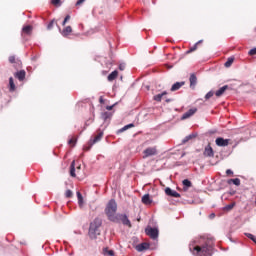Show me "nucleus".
Segmentation results:
<instances>
[{
	"mask_svg": "<svg viewBox=\"0 0 256 256\" xmlns=\"http://www.w3.org/2000/svg\"><path fill=\"white\" fill-rule=\"evenodd\" d=\"M215 238L211 235L195 237L189 244V251L194 256H213Z\"/></svg>",
	"mask_w": 256,
	"mask_h": 256,
	"instance_id": "1",
	"label": "nucleus"
},
{
	"mask_svg": "<svg viewBox=\"0 0 256 256\" xmlns=\"http://www.w3.org/2000/svg\"><path fill=\"white\" fill-rule=\"evenodd\" d=\"M104 211L108 221H111V223H122L126 227H133L127 214L117 213V201L115 199L109 200Z\"/></svg>",
	"mask_w": 256,
	"mask_h": 256,
	"instance_id": "2",
	"label": "nucleus"
},
{
	"mask_svg": "<svg viewBox=\"0 0 256 256\" xmlns=\"http://www.w3.org/2000/svg\"><path fill=\"white\" fill-rule=\"evenodd\" d=\"M103 225V220L101 218L97 217L95 218L89 226L88 235L90 239L95 240L97 239L98 235H101V226Z\"/></svg>",
	"mask_w": 256,
	"mask_h": 256,
	"instance_id": "3",
	"label": "nucleus"
},
{
	"mask_svg": "<svg viewBox=\"0 0 256 256\" xmlns=\"http://www.w3.org/2000/svg\"><path fill=\"white\" fill-rule=\"evenodd\" d=\"M145 234L150 237V239H153V241H157L159 239V226H157V223H155L154 226H146Z\"/></svg>",
	"mask_w": 256,
	"mask_h": 256,
	"instance_id": "4",
	"label": "nucleus"
},
{
	"mask_svg": "<svg viewBox=\"0 0 256 256\" xmlns=\"http://www.w3.org/2000/svg\"><path fill=\"white\" fill-rule=\"evenodd\" d=\"M165 194L168 197H173L174 199H179L181 197V194L177 192L176 190L171 189V187L165 188Z\"/></svg>",
	"mask_w": 256,
	"mask_h": 256,
	"instance_id": "5",
	"label": "nucleus"
},
{
	"mask_svg": "<svg viewBox=\"0 0 256 256\" xmlns=\"http://www.w3.org/2000/svg\"><path fill=\"white\" fill-rule=\"evenodd\" d=\"M144 159H147V157H153L154 155H157V148L155 147H148L143 151Z\"/></svg>",
	"mask_w": 256,
	"mask_h": 256,
	"instance_id": "6",
	"label": "nucleus"
},
{
	"mask_svg": "<svg viewBox=\"0 0 256 256\" xmlns=\"http://www.w3.org/2000/svg\"><path fill=\"white\" fill-rule=\"evenodd\" d=\"M217 147H227L229 145V139L223 137H217L215 140Z\"/></svg>",
	"mask_w": 256,
	"mask_h": 256,
	"instance_id": "7",
	"label": "nucleus"
},
{
	"mask_svg": "<svg viewBox=\"0 0 256 256\" xmlns=\"http://www.w3.org/2000/svg\"><path fill=\"white\" fill-rule=\"evenodd\" d=\"M204 157H215V151L213 150V147H211V144H208L204 148Z\"/></svg>",
	"mask_w": 256,
	"mask_h": 256,
	"instance_id": "8",
	"label": "nucleus"
},
{
	"mask_svg": "<svg viewBox=\"0 0 256 256\" xmlns=\"http://www.w3.org/2000/svg\"><path fill=\"white\" fill-rule=\"evenodd\" d=\"M196 113H197V108H190L181 116V119L182 121H185V119H189V117H193V115Z\"/></svg>",
	"mask_w": 256,
	"mask_h": 256,
	"instance_id": "9",
	"label": "nucleus"
},
{
	"mask_svg": "<svg viewBox=\"0 0 256 256\" xmlns=\"http://www.w3.org/2000/svg\"><path fill=\"white\" fill-rule=\"evenodd\" d=\"M150 244L147 242H142L138 245L135 246L136 251H138V253H143V251H147V249H149Z\"/></svg>",
	"mask_w": 256,
	"mask_h": 256,
	"instance_id": "10",
	"label": "nucleus"
},
{
	"mask_svg": "<svg viewBox=\"0 0 256 256\" xmlns=\"http://www.w3.org/2000/svg\"><path fill=\"white\" fill-rule=\"evenodd\" d=\"M15 79L18 81H25V77H27V72L25 70H19L14 74Z\"/></svg>",
	"mask_w": 256,
	"mask_h": 256,
	"instance_id": "11",
	"label": "nucleus"
},
{
	"mask_svg": "<svg viewBox=\"0 0 256 256\" xmlns=\"http://www.w3.org/2000/svg\"><path fill=\"white\" fill-rule=\"evenodd\" d=\"M141 202L143 205H151V203H153V198H151V195L147 193L142 196Z\"/></svg>",
	"mask_w": 256,
	"mask_h": 256,
	"instance_id": "12",
	"label": "nucleus"
},
{
	"mask_svg": "<svg viewBox=\"0 0 256 256\" xmlns=\"http://www.w3.org/2000/svg\"><path fill=\"white\" fill-rule=\"evenodd\" d=\"M189 81L190 89H195V87L197 86V75H195V73H192L189 77Z\"/></svg>",
	"mask_w": 256,
	"mask_h": 256,
	"instance_id": "13",
	"label": "nucleus"
},
{
	"mask_svg": "<svg viewBox=\"0 0 256 256\" xmlns=\"http://www.w3.org/2000/svg\"><path fill=\"white\" fill-rule=\"evenodd\" d=\"M102 137H103V131L100 130L97 136H95L93 139H90L91 147H93L95 143H99V140L102 139Z\"/></svg>",
	"mask_w": 256,
	"mask_h": 256,
	"instance_id": "14",
	"label": "nucleus"
},
{
	"mask_svg": "<svg viewBox=\"0 0 256 256\" xmlns=\"http://www.w3.org/2000/svg\"><path fill=\"white\" fill-rule=\"evenodd\" d=\"M183 85H185V81L175 82V83L171 86L170 91H172V92H174V91H179V89L182 88Z\"/></svg>",
	"mask_w": 256,
	"mask_h": 256,
	"instance_id": "15",
	"label": "nucleus"
},
{
	"mask_svg": "<svg viewBox=\"0 0 256 256\" xmlns=\"http://www.w3.org/2000/svg\"><path fill=\"white\" fill-rule=\"evenodd\" d=\"M229 89V85H224L222 87H220L216 92L215 95L216 97H221L224 95L225 91H227Z\"/></svg>",
	"mask_w": 256,
	"mask_h": 256,
	"instance_id": "16",
	"label": "nucleus"
},
{
	"mask_svg": "<svg viewBox=\"0 0 256 256\" xmlns=\"http://www.w3.org/2000/svg\"><path fill=\"white\" fill-rule=\"evenodd\" d=\"M197 135H198L197 132L187 135L184 139H182V145H185V143H189L191 139L197 138Z\"/></svg>",
	"mask_w": 256,
	"mask_h": 256,
	"instance_id": "17",
	"label": "nucleus"
},
{
	"mask_svg": "<svg viewBox=\"0 0 256 256\" xmlns=\"http://www.w3.org/2000/svg\"><path fill=\"white\" fill-rule=\"evenodd\" d=\"M183 191H189V188L193 187V183L189 179H184L182 181Z\"/></svg>",
	"mask_w": 256,
	"mask_h": 256,
	"instance_id": "18",
	"label": "nucleus"
},
{
	"mask_svg": "<svg viewBox=\"0 0 256 256\" xmlns=\"http://www.w3.org/2000/svg\"><path fill=\"white\" fill-rule=\"evenodd\" d=\"M8 89L10 93H14L15 89H17V86L15 85V80L13 79V77L9 78Z\"/></svg>",
	"mask_w": 256,
	"mask_h": 256,
	"instance_id": "19",
	"label": "nucleus"
},
{
	"mask_svg": "<svg viewBox=\"0 0 256 256\" xmlns=\"http://www.w3.org/2000/svg\"><path fill=\"white\" fill-rule=\"evenodd\" d=\"M133 127H135L134 123L127 124L124 127L117 130V135H119L120 133H124V131H127L128 129H131Z\"/></svg>",
	"mask_w": 256,
	"mask_h": 256,
	"instance_id": "20",
	"label": "nucleus"
},
{
	"mask_svg": "<svg viewBox=\"0 0 256 256\" xmlns=\"http://www.w3.org/2000/svg\"><path fill=\"white\" fill-rule=\"evenodd\" d=\"M69 33H73V28H71V26L65 27L62 30L61 35L64 36V37H69Z\"/></svg>",
	"mask_w": 256,
	"mask_h": 256,
	"instance_id": "21",
	"label": "nucleus"
},
{
	"mask_svg": "<svg viewBox=\"0 0 256 256\" xmlns=\"http://www.w3.org/2000/svg\"><path fill=\"white\" fill-rule=\"evenodd\" d=\"M118 75H119V71L114 70V71H112V72L108 75L107 79H108V81H115V79H117Z\"/></svg>",
	"mask_w": 256,
	"mask_h": 256,
	"instance_id": "22",
	"label": "nucleus"
},
{
	"mask_svg": "<svg viewBox=\"0 0 256 256\" xmlns=\"http://www.w3.org/2000/svg\"><path fill=\"white\" fill-rule=\"evenodd\" d=\"M111 117H113V113L109 112V111L103 112L101 114V119H103V121H109V119H111Z\"/></svg>",
	"mask_w": 256,
	"mask_h": 256,
	"instance_id": "23",
	"label": "nucleus"
},
{
	"mask_svg": "<svg viewBox=\"0 0 256 256\" xmlns=\"http://www.w3.org/2000/svg\"><path fill=\"white\" fill-rule=\"evenodd\" d=\"M228 185H231V183H233V185H235L236 187H239V185H241V179L239 178H232V179H229L227 181Z\"/></svg>",
	"mask_w": 256,
	"mask_h": 256,
	"instance_id": "24",
	"label": "nucleus"
},
{
	"mask_svg": "<svg viewBox=\"0 0 256 256\" xmlns=\"http://www.w3.org/2000/svg\"><path fill=\"white\" fill-rule=\"evenodd\" d=\"M70 177H77V174L75 173V160L70 164Z\"/></svg>",
	"mask_w": 256,
	"mask_h": 256,
	"instance_id": "25",
	"label": "nucleus"
},
{
	"mask_svg": "<svg viewBox=\"0 0 256 256\" xmlns=\"http://www.w3.org/2000/svg\"><path fill=\"white\" fill-rule=\"evenodd\" d=\"M23 33H26V35H30L31 31H33V26L26 25L22 27Z\"/></svg>",
	"mask_w": 256,
	"mask_h": 256,
	"instance_id": "26",
	"label": "nucleus"
},
{
	"mask_svg": "<svg viewBox=\"0 0 256 256\" xmlns=\"http://www.w3.org/2000/svg\"><path fill=\"white\" fill-rule=\"evenodd\" d=\"M103 255L105 256H115L114 250H109V248L105 247L103 248Z\"/></svg>",
	"mask_w": 256,
	"mask_h": 256,
	"instance_id": "27",
	"label": "nucleus"
},
{
	"mask_svg": "<svg viewBox=\"0 0 256 256\" xmlns=\"http://www.w3.org/2000/svg\"><path fill=\"white\" fill-rule=\"evenodd\" d=\"M235 61L234 57H229L227 61L224 63V67H231L233 65V62Z\"/></svg>",
	"mask_w": 256,
	"mask_h": 256,
	"instance_id": "28",
	"label": "nucleus"
},
{
	"mask_svg": "<svg viewBox=\"0 0 256 256\" xmlns=\"http://www.w3.org/2000/svg\"><path fill=\"white\" fill-rule=\"evenodd\" d=\"M77 195V199H78V205H82L83 204V194H81V192H76Z\"/></svg>",
	"mask_w": 256,
	"mask_h": 256,
	"instance_id": "29",
	"label": "nucleus"
},
{
	"mask_svg": "<svg viewBox=\"0 0 256 256\" xmlns=\"http://www.w3.org/2000/svg\"><path fill=\"white\" fill-rule=\"evenodd\" d=\"M233 207H235V203L227 204L226 206L223 207V211H231Z\"/></svg>",
	"mask_w": 256,
	"mask_h": 256,
	"instance_id": "30",
	"label": "nucleus"
},
{
	"mask_svg": "<svg viewBox=\"0 0 256 256\" xmlns=\"http://www.w3.org/2000/svg\"><path fill=\"white\" fill-rule=\"evenodd\" d=\"M154 101H157V103H161V100L163 99V94H157L153 97Z\"/></svg>",
	"mask_w": 256,
	"mask_h": 256,
	"instance_id": "31",
	"label": "nucleus"
},
{
	"mask_svg": "<svg viewBox=\"0 0 256 256\" xmlns=\"http://www.w3.org/2000/svg\"><path fill=\"white\" fill-rule=\"evenodd\" d=\"M193 51H197V44L190 47L189 50L186 51V54L189 55V53H193Z\"/></svg>",
	"mask_w": 256,
	"mask_h": 256,
	"instance_id": "32",
	"label": "nucleus"
},
{
	"mask_svg": "<svg viewBox=\"0 0 256 256\" xmlns=\"http://www.w3.org/2000/svg\"><path fill=\"white\" fill-rule=\"evenodd\" d=\"M213 95H215V92H213V90H210L206 95H205V99L206 101L211 99V97H213Z\"/></svg>",
	"mask_w": 256,
	"mask_h": 256,
	"instance_id": "33",
	"label": "nucleus"
},
{
	"mask_svg": "<svg viewBox=\"0 0 256 256\" xmlns=\"http://www.w3.org/2000/svg\"><path fill=\"white\" fill-rule=\"evenodd\" d=\"M53 25H55V19L51 20L47 25V30L51 31L53 29Z\"/></svg>",
	"mask_w": 256,
	"mask_h": 256,
	"instance_id": "34",
	"label": "nucleus"
},
{
	"mask_svg": "<svg viewBox=\"0 0 256 256\" xmlns=\"http://www.w3.org/2000/svg\"><path fill=\"white\" fill-rule=\"evenodd\" d=\"M65 197L67 198V199H71V197H73V191H71V190H66V192H65Z\"/></svg>",
	"mask_w": 256,
	"mask_h": 256,
	"instance_id": "35",
	"label": "nucleus"
},
{
	"mask_svg": "<svg viewBox=\"0 0 256 256\" xmlns=\"http://www.w3.org/2000/svg\"><path fill=\"white\" fill-rule=\"evenodd\" d=\"M69 19H71V15L67 14L62 22L63 27L67 25V21H69Z\"/></svg>",
	"mask_w": 256,
	"mask_h": 256,
	"instance_id": "36",
	"label": "nucleus"
},
{
	"mask_svg": "<svg viewBox=\"0 0 256 256\" xmlns=\"http://www.w3.org/2000/svg\"><path fill=\"white\" fill-rule=\"evenodd\" d=\"M76 143H77V140H75L73 138H70L68 140V145H72V147H75Z\"/></svg>",
	"mask_w": 256,
	"mask_h": 256,
	"instance_id": "37",
	"label": "nucleus"
},
{
	"mask_svg": "<svg viewBox=\"0 0 256 256\" xmlns=\"http://www.w3.org/2000/svg\"><path fill=\"white\" fill-rule=\"evenodd\" d=\"M52 5L60 6L61 0H51Z\"/></svg>",
	"mask_w": 256,
	"mask_h": 256,
	"instance_id": "38",
	"label": "nucleus"
},
{
	"mask_svg": "<svg viewBox=\"0 0 256 256\" xmlns=\"http://www.w3.org/2000/svg\"><path fill=\"white\" fill-rule=\"evenodd\" d=\"M248 55H256V47L250 49Z\"/></svg>",
	"mask_w": 256,
	"mask_h": 256,
	"instance_id": "39",
	"label": "nucleus"
},
{
	"mask_svg": "<svg viewBox=\"0 0 256 256\" xmlns=\"http://www.w3.org/2000/svg\"><path fill=\"white\" fill-rule=\"evenodd\" d=\"M9 63H15V55H12L8 58Z\"/></svg>",
	"mask_w": 256,
	"mask_h": 256,
	"instance_id": "40",
	"label": "nucleus"
},
{
	"mask_svg": "<svg viewBox=\"0 0 256 256\" xmlns=\"http://www.w3.org/2000/svg\"><path fill=\"white\" fill-rule=\"evenodd\" d=\"M117 105V103H114L113 105L106 106L107 111H113V108Z\"/></svg>",
	"mask_w": 256,
	"mask_h": 256,
	"instance_id": "41",
	"label": "nucleus"
},
{
	"mask_svg": "<svg viewBox=\"0 0 256 256\" xmlns=\"http://www.w3.org/2000/svg\"><path fill=\"white\" fill-rule=\"evenodd\" d=\"M83 3H85V0H77L76 2V7H79V5H83Z\"/></svg>",
	"mask_w": 256,
	"mask_h": 256,
	"instance_id": "42",
	"label": "nucleus"
},
{
	"mask_svg": "<svg viewBox=\"0 0 256 256\" xmlns=\"http://www.w3.org/2000/svg\"><path fill=\"white\" fill-rule=\"evenodd\" d=\"M83 3H85V0H77L76 2V7H79V5H83Z\"/></svg>",
	"mask_w": 256,
	"mask_h": 256,
	"instance_id": "43",
	"label": "nucleus"
},
{
	"mask_svg": "<svg viewBox=\"0 0 256 256\" xmlns=\"http://www.w3.org/2000/svg\"><path fill=\"white\" fill-rule=\"evenodd\" d=\"M119 70L120 71H125V63L119 64Z\"/></svg>",
	"mask_w": 256,
	"mask_h": 256,
	"instance_id": "44",
	"label": "nucleus"
},
{
	"mask_svg": "<svg viewBox=\"0 0 256 256\" xmlns=\"http://www.w3.org/2000/svg\"><path fill=\"white\" fill-rule=\"evenodd\" d=\"M226 175H233V170L227 169L226 170Z\"/></svg>",
	"mask_w": 256,
	"mask_h": 256,
	"instance_id": "45",
	"label": "nucleus"
},
{
	"mask_svg": "<svg viewBox=\"0 0 256 256\" xmlns=\"http://www.w3.org/2000/svg\"><path fill=\"white\" fill-rule=\"evenodd\" d=\"M99 103H101V105H103V103H105V99H103V96H100Z\"/></svg>",
	"mask_w": 256,
	"mask_h": 256,
	"instance_id": "46",
	"label": "nucleus"
},
{
	"mask_svg": "<svg viewBox=\"0 0 256 256\" xmlns=\"http://www.w3.org/2000/svg\"><path fill=\"white\" fill-rule=\"evenodd\" d=\"M209 219H215V213H211V214L209 215Z\"/></svg>",
	"mask_w": 256,
	"mask_h": 256,
	"instance_id": "47",
	"label": "nucleus"
},
{
	"mask_svg": "<svg viewBox=\"0 0 256 256\" xmlns=\"http://www.w3.org/2000/svg\"><path fill=\"white\" fill-rule=\"evenodd\" d=\"M165 101H166V103H171V102H173V99L167 98Z\"/></svg>",
	"mask_w": 256,
	"mask_h": 256,
	"instance_id": "48",
	"label": "nucleus"
},
{
	"mask_svg": "<svg viewBox=\"0 0 256 256\" xmlns=\"http://www.w3.org/2000/svg\"><path fill=\"white\" fill-rule=\"evenodd\" d=\"M162 95V97H165V95H167V91H163L162 93H160Z\"/></svg>",
	"mask_w": 256,
	"mask_h": 256,
	"instance_id": "49",
	"label": "nucleus"
},
{
	"mask_svg": "<svg viewBox=\"0 0 256 256\" xmlns=\"http://www.w3.org/2000/svg\"><path fill=\"white\" fill-rule=\"evenodd\" d=\"M235 193H236L235 190L230 191V195H235Z\"/></svg>",
	"mask_w": 256,
	"mask_h": 256,
	"instance_id": "50",
	"label": "nucleus"
},
{
	"mask_svg": "<svg viewBox=\"0 0 256 256\" xmlns=\"http://www.w3.org/2000/svg\"><path fill=\"white\" fill-rule=\"evenodd\" d=\"M228 239L231 241V243H235V241L233 240V238H230V236H228Z\"/></svg>",
	"mask_w": 256,
	"mask_h": 256,
	"instance_id": "51",
	"label": "nucleus"
},
{
	"mask_svg": "<svg viewBox=\"0 0 256 256\" xmlns=\"http://www.w3.org/2000/svg\"><path fill=\"white\" fill-rule=\"evenodd\" d=\"M32 61H37V56L32 57Z\"/></svg>",
	"mask_w": 256,
	"mask_h": 256,
	"instance_id": "52",
	"label": "nucleus"
},
{
	"mask_svg": "<svg viewBox=\"0 0 256 256\" xmlns=\"http://www.w3.org/2000/svg\"><path fill=\"white\" fill-rule=\"evenodd\" d=\"M202 42H203V40H199L198 42H196V44L199 45Z\"/></svg>",
	"mask_w": 256,
	"mask_h": 256,
	"instance_id": "53",
	"label": "nucleus"
},
{
	"mask_svg": "<svg viewBox=\"0 0 256 256\" xmlns=\"http://www.w3.org/2000/svg\"><path fill=\"white\" fill-rule=\"evenodd\" d=\"M156 1H157V0H152L153 5H155Z\"/></svg>",
	"mask_w": 256,
	"mask_h": 256,
	"instance_id": "54",
	"label": "nucleus"
},
{
	"mask_svg": "<svg viewBox=\"0 0 256 256\" xmlns=\"http://www.w3.org/2000/svg\"><path fill=\"white\" fill-rule=\"evenodd\" d=\"M255 77H256V75H255Z\"/></svg>",
	"mask_w": 256,
	"mask_h": 256,
	"instance_id": "55",
	"label": "nucleus"
}]
</instances>
